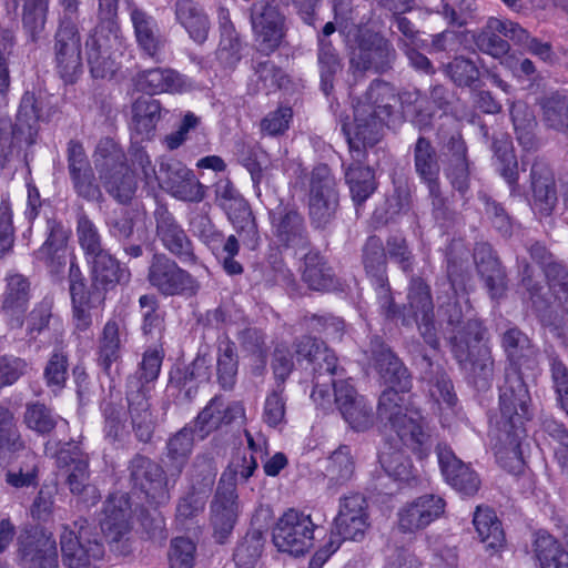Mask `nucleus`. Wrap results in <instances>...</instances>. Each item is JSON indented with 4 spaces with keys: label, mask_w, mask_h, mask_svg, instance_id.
<instances>
[{
    "label": "nucleus",
    "mask_w": 568,
    "mask_h": 568,
    "mask_svg": "<svg viewBox=\"0 0 568 568\" xmlns=\"http://www.w3.org/2000/svg\"><path fill=\"white\" fill-rule=\"evenodd\" d=\"M369 352L375 369L388 385L378 400V418L388 424L399 440L419 458L427 456L432 447L430 435L419 409L407 395L412 386L407 368L379 337L371 341Z\"/></svg>",
    "instance_id": "1"
},
{
    "label": "nucleus",
    "mask_w": 568,
    "mask_h": 568,
    "mask_svg": "<svg viewBox=\"0 0 568 568\" xmlns=\"http://www.w3.org/2000/svg\"><path fill=\"white\" fill-rule=\"evenodd\" d=\"M397 101L395 89L384 81H374L364 99L357 101L353 121L342 124L349 152L356 154L354 158L361 160L364 149L379 141L383 126L390 118Z\"/></svg>",
    "instance_id": "2"
},
{
    "label": "nucleus",
    "mask_w": 568,
    "mask_h": 568,
    "mask_svg": "<svg viewBox=\"0 0 568 568\" xmlns=\"http://www.w3.org/2000/svg\"><path fill=\"white\" fill-rule=\"evenodd\" d=\"M164 352L161 347H150L142 354V359L134 374L128 377L126 399L129 413L136 437L149 442L154 429V419L150 409V395L159 378Z\"/></svg>",
    "instance_id": "3"
},
{
    "label": "nucleus",
    "mask_w": 568,
    "mask_h": 568,
    "mask_svg": "<svg viewBox=\"0 0 568 568\" xmlns=\"http://www.w3.org/2000/svg\"><path fill=\"white\" fill-rule=\"evenodd\" d=\"M499 410L498 427L507 436L509 453L519 460L520 442L526 436L525 424L532 418L534 412L528 387L516 369L507 373L505 384L499 388Z\"/></svg>",
    "instance_id": "4"
},
{
    "label": "nucleus",
    "mask_w": 568,
    "mask_h": 568,
    "mask_svg": "<svg viewBox=\"0 0 568 568\" xmlns=\"http://www.w3.org/2000/svg\"><path fill=\"white\" fill-rule=\"evenodd\" d=\"M119 0H99V22L85 41L87 60L94 78L112 72L111 50L120 44Z\"/></svg>",
    "instance_id": "5"
},
{
    "label": "nucleus",
    "mask_w": 568,
    "mask_h": 568,
    "mask_svg": "<svg viewBox=\"0 0 568 568\" xmlns=\"http://www.w3.org/2000/svg\"><path fill=\"white\" fill-rule=\"evenodd\" d=\"M95 155L97 165L103 168L100 179L106 192L120 203L131 201L138 183L135 172L130 171L122 163V151L112 140L105 139L100 141Z\"/></svg>",
    "instance_id": "6"
},
{
    "label": "nucleus",
    "mask_w": 568,
    "mask_h": 568,
    "mask_svg": "<svg viewBox=\"0 0 568 568\" xmlns=\"http://www.w3.org/2000/svg\"><path fill=\"white\" fill-rule=\"evenodd\" d=\"M315 528L310 515L288 509L275 523L272 541L281 552L294 557L304 556L314 546Z\"/></svg>",
    "instance_id": "7"
},
{
    "label": "nucleus",
    "mask_w": 568,
    "mask_h": 568,
    "mask_svg": "<svg viewBox=\"0 0 568 568\" xmlns=\"http://www.w3.org/2000/svg\"><path fill=\"white\" fill-rule=\"evenodd\" d=\"M339 197L336 182L329 168L325 164L315 166L308 183V216L316 229L326 227L335 217Z\"/></svg>",
    "instance_id": "8"
},
{
    "label": "nucleus",
    "mask_w": 568,
    "mask_h": 568,
    "mask_svg": "<svg viewBox=\"0 0 568 568\" xmlns=\"http://www.w3.org/2000/svg\"><path fill=\"white\" fill-rule=\"evenodd\" d=\"M396 58L393 44L381 33L369 29H358L355 44L351 49V69L354 72L388 70Z\"/></svg>",
    "instance_id": "9"
},
{
    "label": "nucleus",
    "mask_w": 568,
    "mask_h": 568,
    "mask_svg": "<svg viewBox=\"0 0 568 568\" xmlns=\"http://www.w3.org/2000/svg\"><path fill=\"white\" fill-rule=\"evenodd\" d=\"M57 464L72 495L87 505L99 501V490L90 480L89 457L78 445L65 444L57 454Z\"/></svg>",
    "instance_id": "10"
},
{
    "label": "nucleus",
    "mask_w": 568,
    "mask_h": 568,
    "mask_svg": "<svg viewBox=\"0 0 568 568\" xmlns=\"http://www.w3.org/2000/svg\"><path fill=\"white\" fill-rule=\"evenodd\" d=\"M148 281L164 296L194 295L200 288L197 281L165 254L153 255Z\"/></svg>",
    "instance_id": "11"
},
{
    "label": "nucleus",
    "mask_w": 568,
    "mask_h": 568,
    "mask_svg": "<svg viewBox=\"0 0 568 568\" xmlns=\"http://www.w3.org/2000/svg\"><path fill=\"white\" fill-rule=\"evenodd\" d=\"M250 20L258 51L274 52L286 33L285 17L278 7L265 0L256 1L250 9Z\"/></svg>",
    "instance_id": "12"
},
{
    "label": "nucleus",
    "mask_w": 568,
    "mask_h": 568,
    "mask_svg": "<svg viewBox=\"0 0 568 568\" xmlns=\"http://www.w3.org/2000/svg\"><path fill=\"white\" fill-rule=\"evenodd\" d=\"M407 301L408 314L404 315L403 323L409 325L412 322H416L425 343L437 349L439 341L434 325V305L429 286L420 278H413Z\"/></svg>",
    "instance_id": "13"
},
{
    "label": "nucleus",
    "mask_w": 568,
    "mask_h": 568,
    "mask_svg": "<svg viewBox=\"0 0 568 568\" xmlns=\"http://www.w3.org/2000/svg\"><path fill=\"white\" fill-rule=\"evenodd\" d=\"M499 34L515 42L526 39L527 30L511 20L490 17L481 29L471 33V38L479 51L499 59L510 49L508 41Z\"/></svg>",
    "instance_id": "14"
},
{
    "label": "nucleus",
    "mask_w": 568,
    "mask_h": 568,
    "mask_svg": "<svg viewBox=\"0 0 568 568\" xmlns=\"http://www.w3.org/2000/svg\"><path fill=\"white\" fill-rule=\"evenodd\" d=\"M446 503L437 495L426 494L405 503L397 511V527L402 532L414 534L425 529L445 511Z\"/></svg>",
    "instance_id": "15"
},
{
    "label": "nucleus",
    "mask_w": 568,
    "mask_h": 568,
    "mask_svg": "<svg viewBox=\"0 0 568 568\" xmlns=\"http://www.w3.org/2000/svg\"><path fill=\"white\" fill-rule=\"evenodd\" d=\"M369 527L367 501L361 494H352L341 499L339 511L335 518V540L359 541Z\"/></svg>",
    "instance_id": "16"
},
{
    "label": "nucleus",
    "mask_w": 568,
    "mask_h": 568,
    "mask_svg": "<svg viewBox=\"0 0 568 568\" xmlns=\"http://www.w3.org/2000/svg\"><path fill=\"white\" fill-rule=\"evenodd\" d=\"M55 67L65 82H74L82 73L81 38L74 23L61 24L55 34Z\"/></svg>",
    "instance_id": "17"
},
{
    "label": "nucleus",
    "mask_w": 568,
    "mask_h": 568,
    "mask_svg": "<svg viewBox=\"0 0 568 568\" xmlns=\"http://www.w3.org/2000/svg\"><path fill=\"white\" fill-rule=\"evenodd\" d=\"M154 219L156 236L162 245L183 263L195 264L197 258L193 252L192 242L173 214L161 205L155 209Z\"/></svg>",
    "instance_id": "18"
},
{
    "label": "nucleus",
    "mask_w": 568,
    "mask_h": 568,
    "mask_svg": "<svg viewBox=\"0 0 568 568\" xmlns=\"http://www.w3.org/2000/svg\"><path fill=\"white\" fill-rule=\"evenodd\" d=\"M130 477L134 488L144 493L152 503L160 505L169 499L164 470L150 458L135 456L130 464Z\"/></svg>",
    "instance_id": "19"
},
{
    "label": "nucleus",
    "mask_w": 568,
    "mask_h": 568,
    "mask_svg": "<svg viewBox=\"0 0 568 568\" xmlns=\"http://www.w3.org/2000/svg\"><path fill=\"white\" fill-rule=\"evenodd\" d=\"M335 403L345 422L355 430H366L373 426L374 414L367 400L357 395L347 381L333 382Z\"/></svg>",
    "instance_id": "20"
},
{
    "label": "nucleus",
    "mask_w": 568,
    "mask_h": 568,
    "mask_svg": "<svg viewBox=\"0 0 568 568\" xmlns=\"http://www.w3.org/2000/svg\"><path fill=\"white\" fill-rule=\"evenodd\" d=\"M363 262L367 274L372 277L381 307L385 311L387 317L395 316L396 310L385 275V251L378 237L372 236L367 240L364 247Z\"/></svg>",
    "instance_id": "21"
},
{
    "label": "nucleus",
    "mask_w": 568,
    "mask_h": 568,
    "mask_svg": "<svg viewBox=\"0 0 568 568\" xmlns=\"http://www.w3.org/2000/svg\"><path fill=\"white\" fill-rule=\"evenodd\" d=\"M215 195L219 205L226 212L229 220L239 229L240 234L245 233L251 239L257 234L254 219L247 202L227 180H220L215 184Z\"/></svg>",
    "instance_id": "22"
},
{
    "label": "nucleus",
    "mask_w": 568,
    "mask_h": 568,
    "mask_svg": "<svg viewBox=\"0 0 568 568\" xmlns=\"http://www.w3.org/2000/svg\"><path fill=\"white\" fill-rule=\"evenodd\" d=\"M271 223L277 241L294 250H305L308 236L304 219L297 209L288 205L278 206L271 212Z\"/></svg>",
    "instance_id": "23"
},
{
    "label": "nucleus",
    "mask_w": 568,
    "mask_h": 568,
    "mask_svg": "<svg viewBox=\"0 0 568 568\" xmlns=\"http://www.w3.org/2000/svg\"><path fill=\"white\" fill-rule=\"evenodd\" d=\"M62 560L70 568H82L103 556V546L88 537L85 528L81 527L79 534L64 528L61 535Z\"/></svg>",
    "instance_id": "24"
},
{
    "label": "nucleus",
    "mask_w": 568,
    "mask_h": 568,
    "mask_svg": "<svg viewBox=\"0 0 568 568\" xmlns=\"http://www.w3.org/2000/svg\"><path fill=\"white\" fill-rule=\"evenodd\" d=\"M239 516V503L234 483H219L214 500L211 505V520L214 532L222 542L233 530Z\"/></svg>",
    "instance_id": "25"
},
{
    "label": "nucleus",
    "mask_w": 568,
    "mask_h": 568,
    "mask_svg": "<svg viewBox=\"0 0 568 568\" xmlns=\"http://www.w3.org/2000/svg\"><path fill=\"white\" fill-rule=\"evenodd\" d=\"M436 453L446 481L463 495H474L480 486L477 474L458 459L448 446L438 444Z\"/></svg>",
    "instance_id": "26"
},
{
    "label": "nucleus",
    "mask_w": 568,
    "mask_h": 568,
    "mask_svg": "<svg viewBox=\"0 0 568 568\" xmlns=\"http://www.w3.org/2000/svg\"><path fill=\"white\" fill-rule=\"evenodd\" d=\"M131 505L126 494L111 495L104 504L101 529L110 542L121 541L131 530Z\"/></svg>",
    "instance_id": "27"
},
{
    "label": "nucleus",
    "mask_w": 568,
    "mask_h": 568,
    "mask_svg": "<svg viewBox=\"0 0 568 568\" xmlns=\"http://www.w3.org/2000/svg\"><path fill=\"white\" fill-rule=\"evenodd\" d=\"M19 550L22 558L29 561L32 568L57 567V542L51 534L34 530L20 536Z\"/></svg>",
    "instance_id": "28"
},
{
    "label": "nucleus",
    "mask_w": 568,
    "mask_h": 568,
    "mask_svg": "<svg viewBox=\"0 0 568 568\" xmlns=\"http://www.w3.org/2000/svg\"><path fill=\"white\" fill-rule=\"evenodd\" d=\"M138 90L148 94L182 93L191 88L186 78L172 69L154 68L141 71L133 78Z\"/></svg>",
    "instance_id": "29"
},
{
    "label": "nucleus",
    "mask_w": 568,
    "mask_h": 568,
    "mask_svg": "<svg viewBox=\"0 0 568 568\" xmlns=\"http://www.w3.org/2000/svg\"><path fill=\"white\" fill-rule=\"evenodd\" d=\"M87 262L91 271L92 285L97 290L108 291L130 280L129 270L121 266L109 250L87 258Z\"/></svg>",
    "instance_id": "30"
},
{
    "label": "nucleus",
    "mask_w": 568,
    "mask_h": 568,
    "mask_svg": "<svg viewBox=\"0 0 568 568\" xmlns=\"http://www.w3.org/2000/svg\"><path fill=\"white\" fill-rule=\"evenodd\" d=\"M414 166L422 182L427 185L429 195L438 200L440 196L438 182L440 166L435 149L423 136L418 138L414 146Z\"/></svg>",
    "instance_id": "31"
},
{
    "label": "nucleus",
    "mask_w": 568,
    "mask_h": 568,
    "mask_svg": "<svg viewBox=\"0 0 568 568\" xmlns=\"http://www.w3.org/2000/svg\"><path fill=\"white\" fill-rule=\"evenodd\" d=\"M125 325L115 318L109 320L98 341V363L104 369L109 371L113 363L121 358V349L126 341Z\"/></svg>",
    "instance_id": "32"
},
{
    "label": "nucleus",
    "mask_w": 568,
    "mask_h": 568,
    "mask_svg": "<svg viewBox=\"0 0 568 568\" xmlns=\"http://www.w3.org/2000/svg\"><path fill=\"white\" fill-rule=\"evenodd\" d=\"M297 361H305L313 366L315 374L333 375L337 369V358L335 354L328 349L323 342L311 336H303L296 343Z\"/></svg>",
    "instance_id": "33"
},
{
    "label": "nucleus",
    "mask_w": 568,
    "mask_h": 568,
    "mask_svg": "<svg viewBox=\"0 0 568 568\" xmlns=\"http://www.w3.org/2000/svg\"><path fill=\"white\" fill-rule=\"evenodd\" d=\"M175 19L190 38L203 43L210 30V20L203 8L193 0H179L175 3Z\"/></svg>",
    "instance_id": "34"
},
{
    "label": "nucleus",
    "mask_w": 568,
    "mask_h": 568,
    "mask_svg": "<svg viewBox=\"0 0 568 568\" xmlns=\"http://www.w3.org/2000/svg\"><path fill=\"white\" fill-rule=\"evenodd\" d=\"M474 260L478 272L485 278L490 296L501 297L506 290V275L498 261L491 255L490 246L478 244L474 252Z\"/></svg>",
    "instance_id": "35"
},
{
    "label": "nucleus",
    "mask_w": 568,
    "mask_h": 568,
    "mask_svg": "<svg viewBox=\"0 0 568 568\" xmlns=\"http://www.w3.org/2000/svg\"><path fill=\"white\" fill-rule=\"evenodd\" d=\"M136 42L150 58L158 59L163 47L156 21L145 12L134 9L131 12Z\"/></svg>",
    "instance_id": "36"
},
{
    "label": "nucleus",
    "mask_w": 568,
    "mask_h": 568,
    "mask_svg": "<svg viewBox=\"0 0 568 568\" xmlns=\"http://www.w3.org/2000/svg\"><path fill=\"white\" fill-rule=\"evenodd\" d=\"M131 128L141 140L150 139L161 118V104L150 97L136 99L131 108Z\"/></svg>",
    "instance_id": "37"
},
{
    "label": "nucleus",
    "mask_w": 568,
    "mask_h": 568,
    "mask_svg": "<svg viewBox=\"0 0 568 568\" xmlns=\"http://www.w3.org/2000/svg\"><path fill=\"white\" fill-rule=\"evenodd\" d=\"M193 444V429L189 427L182 428L169 439L166 469L171 477L176 478L181 475L192 453Z\"/></svg>",
    "instance_id": "38"
},
{
    "label": "nucleus",
    "mask_w": 568,
    "mask_h": 568,
    "mask_svg": "<svg viewBox=\"0 0 568 568\" xmlns=\"http://www.w3.org/2000/svg\"><path fill=\"white\" fill-rule=\"evenodd\" d=\"M244 415V408L240 403H233L224 407L219 398H213L199 414L196 424L201 432L210 433L222 424H229Z\"/></svg>",
    "instance_id": "39"
},
{
    "label": "nucleus",
    "mask_w": 568,
    "mask_h": 568,
    "mask_svg": "<svg viewBox=\"0 0 568 568\" xmlns=\"http://www.w3.org/2000/svg\"><path fill=\"white\" fill-rule=\"evenodd\" d=\"M480 541L491 551L500 550L505 545V534L495 513L488 507H477L474 519Z\"/></svg>",
    "instance_id": "40"
},
{
    "label": "nucleus",
    "mask_w": 568,
    "mask_h": 568,
    "mask_svg": "<svg viewBox=\"0 0 568 568\" xmlns=\"http://www.w3.org/2000/svg\"><path fill=\"white\" fill-rule=\"evenodd\" d=\"M302 278L314 291H328L335 285L331 266L317 252L305 254Z\"/></svg>",
    "instance_id": "41"
},
{
    "label": "nucleus",
    "mask_w": 568,
    "mask_h": 568,
    "mask_svg": "<svg viewBox=\"0 0 568 568\" xmlns=\"http://www.w3.org/2000/svg\"><path fill=\"white\" fill-rule=\"evenodd\" d=\"M40 109L33 94L26 93L20 102L13 133L31 144L39 130Z\"/></svg>",
    "instance_id": "42"
},
{
    "label": "nucleus",
    "mask_w": 568,
    "mask_h": 568,
    "mask_svg": "<svg viewBox=\"0 0 568 568\" xmlns=\"http://www.w3.org/2000/svg\"><path fill=\"white\" fill-rule=\"evenodd\" d=\"M534 552L540 568H568V552L546 531H537Z\"/></svg>",
    "instance_id": "43"
},
{
    "label": "nucleus",
    "mask_w": 568,
    "mask_h": 568,
    "mask_svg": "<svg viewBox=\"0 0 568 568\" xmlns=\"http://www.w3.org/2000/svg\"><path fill=\"white\" fill-rule=\"evenodd\" d=\"M366 148L364 149V151ZM353 160L356 162L346 170L345 179L349 186V191L353 197V201L356 204H362L365 202L372 193L375 191V176L374 172L368 166H361L359 163L364 160L365 155L357 160L354 158L355 153H352Z\"/></svg>",
    "instance_id": "44"
},
{
    "label": "nucleus",
    "mask_w": 568,
    "mask_h": 568,
    "mask_svg": "<svg viewBox=\"0 0 568 568\" xmlns=\"http://www.w3.org/2000/svg\"><path fill=\"white\" fill-rule=\"evenodd\" d=\"M449 149L453 152L446 175L454 189L465 194L469 186V168L466 160L465 142L458 138H452Z\"/></svg>",
    "instance_id": "45"
},
{
    "label": "nucleus",
    "mask_w": 568,
    "mask_h": 568,
    "mask_svg": "<svg viewBox=\"0 0 568 568\" xmlns=\"http://www.w3.org/2000/svg\"><path fill=\"white\" fill-rule=\"evenodd\" d=\"M379 463L387 476L396 481L409 483L416 478L410 459L389 444L381 452Z\"/></svg>",
    "instance_id": "46"
},
{
    "label": "nucleus",
    "mask_w": 568,
    "mask_h": 568,
    "mask_svg": "<svg viewBox=\"0 0 568 568\" xmlns=\"http://www.w3.org/2000/svg\"><path fill=\"white\" fill-rule=\"evenodd\" d=\"M265 545V536L260 529H251L237 544L233 559L237 568H254Z\"/></svg>",
    "instance_id": "47"
},
{
    "label": "nucleus",
    "mask_w": 568,
    "mask_h": 568,
    "mask_svg": "<svg viewBox=\"0 0 568 568\" xmlns=\"http://www.w3.org/2000/svg\"><path fill=\"white\" fill-rule=\"evenodd\" d=\"M68 239V232L62 226H51L47 241L38 251V258L52 267L64 265Z\"/></svg>",
    "instance_id": "48"
},
{
    "label": "nucleus",
    "mask_w": 568,
    "mask_h": 568,
    "mask_svg": "<svg viewBox=\"0 0 568 568\" xmlns=\"http://www.w3.org/2000/svg\"><path fill=\"white\" fill-rule=\"evenodd\" d=\"M485 328L478 320H468L463 327V331L458 332L452 338V349L455 358L460 363H467L471 361L470 343H478L483 339Z\"/></svg>",
    "instance_id": "49"
},
{
    "label": "nucleus",
    "mask_w": 568,
    "mask_h": 568,
    "mask_svg": "<svg viewBox=\"0 0 568 568\" xmlns=\"http://www.w3.org/2000/svg\"><path fill=\"white\" fill-rule=\"evenodd\" d=\"M501 343L508 358L519 367L524 365L525 358H535L537 354L528 336L517 327L507 329L503 335Z\"/></svg>",
    "instance_id": "50"
},
{
    "label": "nucleus",
    "mask_w": 568,
    "mask_h": 568,
    "mask_svg": "<svg viewBox=\"0 0 568 568\" xmlns=\"http://www.w3.org/2000/svg\"><path fill=\"white\" fill-rule=\"evenodd\" d=\"M176 173L182 180L176 183L169 184L170 193L182 201L200 202L205 196L204 186L196 180L192 170L184 164L175 165Z\"/></svg>",
    "instance_id": "51"
},
{
    "label": "nucleus",
    "mask_w": 568,
    "mask_h": 568,
    "mask_svg": "<svg viewBox=\"0 0 568 568\" xmlns=\"http://www.w3.org/2000/svg\"><path fill=\"white\" fill-rule=\"evenodd\" d=\"M317 60L321 72L322 90L325 94H328L333 89L335 74L342 70L341 59L331 41L326 39L318 40Z\"/></svg>",
    "instance_id": "52"
},
{
    "label": "nucleus",
    "mask_w": 568,
    "mask_h": 568,
    "mask_svg": "<svg viewBox=\"0 0 568 568\" xmlns=\"http://www.w3.org/2000/svg\"><path fill=\"white\" fill-rule=\"evenodd\" d=\"M544 120L548 126L568 132V97L551 92L541 100Z\"/></svg>",
    "instance_id": "53"
},
{
    "label": "nucleus",
    "mask_w": 568,
    "mask_h": 568,
    "mask_svg": "<svg viewBox=\"0 0 568 568\" xmlns=\"http://www.w3.org/2000/svg\"><path fill=\"white\" fill-rule=\"evenodd\" d=\"M60 417L41 403H29L23 414L24 425L39 435L50 434L58 425Z\"/></svg>",
    "instance_id": "54"
},
{
    "label": "nucleus",
    "mask_w": 568,
    "mask_h": 568,
    "mask_svg": "<svg viewBox=\"0 0 568 568\" xmlns=\"http://www.w3.org/2000/svg\"><path fill=\"white\" fill-rule=\"evenodd\" d=\"M77 237L85 260L106 251L103 246L102 235L94 222L84 213L77 220Z\"/></svg>",
    "instance_id": "55"
},
{
    "label": "nucleus",
    "mask_w": 568,
    "mask_h": 568,
    "mask_svg": "<svg viewBox=\"0 0 568 568\" xmlns=\"http://www.w3.org/2000/svg\"><path fill=\"white\" fill-rule=\"evenodd\" d=\"M510 115L519 144L525 149H531L535 144L534 129L536 126L532 112L521 102L513 103Z\"/></svg>",
    "instance_id": "56"
},
{
    "label": "nucleus",
    "mask_w": 568,
    "mask_h": 568,
    "mask_svg": "<svg viewBox=\"0 0 568 568\" xmlns=\"http://www.w3.org/2000/svg\"><path fill=\"white\" fill-rule=\"evenodd\" d=\"M493 149L501 176L509 184L516 183L518 180V163L510 139L506 135L495 139Z\"/></svg>",
    "instance_id": "57"
},
{
    "label": "nucleus",
    "mask_w": 568,
    "mask_h": 568,
    "mask_svg": "<svg viewBox=\"0 0 568 568\" xmlns=\"http://www.w3.org/2000/svg\"><path fill=\"white\" fill-rule=\"evenodd\" d=\"M237 373L236 346L225 338L219 343L217 377L223 388H231Z\"/></svg>",
    "instance_id": "58"
},
{
    "label": "nucleus",
    "mask_w": 568,
    "mask_h": 568,
    "mask_svg": "<svg viewBox=\"0 0 568 568\" xmlns=\"http://www.w3.org/2000/svg\"><path fill=\"white\" fill-rule=\"evenodd\" d=\"M531 186L534 193V205L542 213L549 214L556 202L557 195L552 179L537 174V164L531 168Z\"/></svg>",
    "instance_id": "59"
},
{
    "label": "nucleus",
    "mask_w": 568,
    "mask_h": 568,
    "mask_svg": "<svg viewBox=\"0 0 568 568\" xmlns=\"http://www.w3.org/2000/svg\"><path fill=\"white\" fill-rule=\"evenodd\" d=\"M24 448V443L14 426V415L6 406L0 405V458L8 453Z\"/></svg>",
    "instance_id": "60"
},
{
    "label": "nucleus",
    "mask_w": 568,
    "mask_h": 568,
    "mask_svg": "<svg viewBox=\"0 0 568 568\" xmlns=\"http://www.w3.org/2000/svg\"><path fill=\"white\" fill-rule=\"evenodd\" d=\"M7 291L3 301L6 312L23 313L29 301V282L22 275L16 274L8 277Z\"/></svg>",
    "instance_id": "61"
},
{
    "label": "nucleus",
    "mask_w": 568,
    "mask_h": 568,
    "mask_svg": "<svg viewBox=\"0 0 568 568\" xmlns=\"http://www.w3.org/2000/svg\"><path fill=\"white\" fill-rule=\"evenodd\" d=\"M256 468L257 462L251 453H237L233 456L221 480L224 478L225 484L234 483V487L236 488V483L248 480Z\"/></svg>",
    "instance_id": "62"
},
{
    "label": "nucleus",
    "mask_w": 568,
    "mask_h": 568,
    "mask_svg": "<svg viewBox=\"0 0 568 568\" xmlns=\"http://www.w3.org/2000/svg\"><path fill=\"white\" fill-rule=\"evenodd\" d=\"M195 545L185 537H176L171 541L169 550V568H193Z\"/></svg>",
    "instance_id": "63"
},
{
    "label": "nucleus",
    "mask_w": 568,
    "mask_h": 568,
    "mask_svg": "<svg viewBox=\"0 0 568 568\" xmlns=\"http://www.w3.org/2000/svg\"><path fill=\"white\" fill-rule=\"evenodd\" d=\"M549 290L568 314V271L560 264H549L546 268Z\"/></svg>",
    "instance_id": "64"
}]
</instances>
